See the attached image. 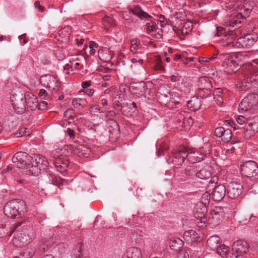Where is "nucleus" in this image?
Wrapping results in <instances>:
<instances>
[{"instance_id": "obj_1", "label": "nucleus", "mask_w": 258, "mask_h": 258, "mask_svg": "<svg viewBox=\"0 0 258 258\" xmlns=\"http://www.w3.org/2000/svg\"><path fill=\"white\" fill-rule=\"evenodd\" d=\"M14 165L23 169V172L28 175L37 176L40 170L48 166V162L45 157L39 155L29 156L26 153L19 152L12 158Z\"/></svg>"}, {"instance_id": "obj_2", "label": "nucleus", "mask_w": 258, "mask_h": 258, "mask_svg": "<svg viewBox=\"0 0 258 258\" xmlns=\"http://www.w3.org/2000/svg\"><path fill=\"white\" fill-rule=\"evenodd\" d=\"M240 172L242 175L247 178V188H252L258 180V166L256 162L248 161L243 163L240 166Z\"/></svg>"}, {"instance_id": "obj_3", "label": "nucleus", "mask_w": 258, "mask_h": 258, "mask_svg": "<svg viewBox=\"0 0 258 258\" xmlns=\"http://www.w3.org/2000/svg\"><path fill=\"white\" fill-rule=\"evenodd\" d=\"M25 203L23 200H14L8 202L4 208V213L8 217L16 218L24 213Z\"/></svg>"}, {"instance_id": "obj_4", "label": "nucleus", "mask_w": 258, "mask_h": 258, "mask_svg": "<svg viewBox=\"0 0 258 258\" xmlns=\"http://www.w3.org/2000/svg\"><path fill=\"white\" fill-rule=\"evenodd\" d=\"M33 236L32 233L28 229L16 231L13 239V243L16 246H23L30 242Z\"/></svg>"}, {"instance_id": "obj_5", "label": "nucleus", "mask_w": 258, "mask_h": 258, "mask_svg": "<svg viewBox=\"0 0 258 258\" xmlns=\"http://www.w3.org/2000/svg\"><path fill=\"white\" fill-rule=\"evenodd\" d=\"M11 100L14 109L17 113L22 114L25 112L26 109L25 95L21 91L18 90L15 92L11 97Z\"/></svg>"}, {"instance_id": "obj_6", "label": "nucleus", "mask_w": 258, "mask_h": 258, "mask_svg": "<svg viewBox=\"0 0 258 258\" xmlns=\"http://www.w3.org/2000/svg\"><path fill=\"white\" fill-rule=\"evenodd\" d=\"M247 57V55L245 53H238L234 55H228L225 59L224 63L229 68L227 71L229 73L231 72H235L237 67L239 65L241 66L240 61L242 60H245Z\"/></svg>"}, {"instance_id": "obj_7", "label": "nucleus", "mask_w": 258, "mask_h": 258, "mask_svg": "<svg viewBox=\"0 0 258 258\" xmlns=\"http://www.w3.org/2000/svg\"><path fill=\"white\" fill-rule=\"evenodd\" d=\"M186 147H182L178 150L172 151L167 160L168 162L177 166L181 165L186 158Z\"/></svg>"}, {"instance_id": "obj_8", "label": "nucleus", "mask_w": 258, "mask_h": 258, "mask_svg": "<svg viewBox=\"0 0 258 258\" xmlns=\"http://www.w3.org/2000/svg\"><path fill=\"white\" fill-rule=\"evenodd\" d=\"M226 188L224 185L220 184L216 186L210 192V190L204 194L203 196V198H205L208 202L209 199L212 197L216 201H221L225 197Z\"/></svg>"}, {"instance_id": "obj_9", "label": "nucleus", "mask_w": 258, "mask_h": 258, "mask_svg": "<svg viewBox=\"0 0 258 258\" xmlns=\"http://www.w3.org/2000/svg\"><path fill=\"white\" fill-rule=\"evenodd\" d=\"M237 39L239 38H237L236 32L231 31L224 34L223 37L219 40V43L224 47H237L238 43L236 41Z\"/></svg>"}, {"instance_id": "obj_10", "label": "nucleus", "mask_w": 258, "mask_h": 258, "mask_svg": "<svg viewBox=\"0 0 258 258\" xmlns=\"http://www.w3.org/2000/svg\"><path fill=\"white\" fill-rule=\"evenodd\" d=\"M258 96L255 94H250L244 97L239 105V110L246 111L257 103Z\"/></svg>"}, {"instance_id": "obj_11", "label": "nucleus", "mask_w": 258, "mask_h": 258, "mask_svg": "<svg viewBox=\"0 0 258 258\" xmlns=\"http://www.w3.org/2000/svg\"><path fill=\"white\" fill-rule=\"evenodd\" d=\"M212 169L211 167L207 166L203 167L199 171H197L196 173V176L201 179L206 180L212 177L210 180V184H212L211 186H213V184L217 183L218 180L217 176L213 175L212 176Z\"/></svg>"}, {"instance_id": "obj_12", "label": "nucleus", "mask_w": 258, "mask_h": 258, "mask_svg": "<svg viewBox=\"0 0 258 258\" xmlns=\"http://www.w3.org/2000/svg\"><path fill=\"white\" fill-rule=\"evenodd\" d=\"M225 213L223 208L215 207L212 210L209 217V222L213 225H219L224 219Z\"/></svg>"}, {"instance_id": "obj_13", "label": "nucleus", "mask_w": 258, "mask_h": 258, "mask_svg": "<svg viewBox=\"0 0 258 258\" xmlns=\"http://www.w3.org/2000/svg\"><path fill=\"white\" fill-rule=\"evenodd\" d=\"M244 131L245 136L250 137L258 132V116L249 117L246 120V125Z\"/></svg>"}, {"instance_id": "obj_14", "label": "nucleus", "mask_w": 258, "mask_h": 258, "mask_svg": "<svg viewBox=\"0 0 258 258\" xmlns=\"http://www.w3.org/2000/svg\"><path fill=\"white\" fill-rule=\"evenodd\" d=\"M192 26L190 22H181L178 26H173V30L180 39H183L184 35L191 32Z\"/></svg>"}, {"instance_id": "obj_15", "label": "nucleus", "mask_w": 258, "mask_h": 258, "mask_svg": "<svg viewBox=\"0 0 258 258\" xmlns=\"http://www.w3.org/2000/svg\"><path fill=\"white\" fill-rule=\"evenodd\" d=\"M258 81V74L250 75H245L243 79L241 80L239 84V89L240 91L249 89L256 82Z\"/></svg>"}, {"instance_id": "obj_16", "label": "nucleus", "mask_w": 258, "mask_h": 258, "mask_svg": "<svg viewBox=\"0 0 258 258\" xmlns=\"http://www.w3.org/2000/svg\"><path fill=\"white\" fill-rule=\"evenodd\" d=\"M242 185L237 181L230 182L227 185V194L231 199L236 198L241 194Z\"/></svg>"}, {"instance_id": "obj_17", "label": "nucleus", "mask_w": 258, "mask_h": 258, "mask_svg": "<svg viewBox=\"0 0 258 258\" xmlns=\"http://www.w3.org/2000/svg\"><path fill=\"white\" fill-rule=\"evenodd\" d=\"M248 250V245L247 242L242 240H238L234 243L232 251L236 253V255L243 258V255Z\"/></svg>"}, {"instance_id": "obj_18", "label": "nucleus", "mask_w": 258, "mask_h": 258, "mask_svg": "<svg viewBox=\"0 0 258 258\" xmlns=\"http://www.w3.org/2000/svg\"><path fill=\"white\" fill-rule=\"evenodd\" d=\"M54 164L57 170L60 172L66 171L70 163L68 157L61 155L54 157Z\"/></svg>"}, {"instance_id": "obj_19", "label": "nucleus", "mask_w": 258, "mask_h": 258, "mask_svg": "<svg viewBox=\"0 0 258 258\" xmlns=\"http://www.w3.org/2000/svg\"><path fill=\"white\" fill-rule=\"evenodd\" d=\"M186 158L187 160L192 163L200 162L204 158V154L201 151H198L195 149L186 147Z\"/></svg>"}, {"instance_id": "obj_20", "label": "nucleus", "mask_w": 258, "mask_h": 258, "mask_svg": "<svg viewBox=\"0 0 258 258\" xmlns=\"http://www.w3.org/2000/svg\"><path fill=\"white\" fill-rule=\"evenodd\" d=\"M41 83L46 87L56 90L58 87V83L56 79L51 75H46L40 79Z\"/></svg>"}, {"instance_id": "obj_21", "label": "nucleus", "mask_w": 258, "mask_h": 258, "mask_svg": "<svg viewBox=\"0 0 258 258\" xmlns=\"http://www.w3.org/2000/svg\"><path fill=\"white\" fill-rule=\"evenodd\" d=\"M245 16L242 14L241 12L234 11L232 12L231 16L228 20V24L229 26L231 27H234L235 26L238 27V25L241 23V21L243 20V17Z\"/></svg>"}, {"instance_id": "obj_22", "label": "nucleus", "mask_w": 258, "mask_h": 258, "mask_svg": "<svg viewBox=\"0 0 258 258\" xmlns=\"http://www.w3.org/2000/svg\"><path fill=\"white\" fill-rule=\"evenodd\" d=\"M25 95V104L30 110L36 109L37 106V98L31 93L27 92Z\"/></svg>"}, {"instance_id": "obj_23", "label": "nucleus", "mask_w": 258, "mask_h": 258, "mask_svg": "<svg viewBox=\"0 0 258 258\" xmlns=\"http://www.w3.org/2000/svg\"><path fill=\"white\" fill-rule=\"evenodd\" d=\"M206 204V202L204 205L203 203H201L194 212L195 218L200 219L201 223H205L206 221L205 215L207 212Z\"/></svg>"}, {"instance_id": "obj_24", "label": "nucleus", "mask_w": 258, "mask_h": 258, "mask_svg": "<svg viewBox=\"0 0 258 258\" xmlns=\"http://www.w3.org/2000/svg\"><path fill=\"white\" fill-rule=\"evenodd\" d=\"M132 91L134 94H138L139 96H143L146 97L148 88L146 84L142 82L139 83H136L135 86L133 87Z\"/></svg>"}, {"instance_id": "obj_25", "label": "nucleus", "mask_w": 258, "mask_h": 258, "mask_svg": "<svg viewBox=\"0 0 258 258\" xmlns=\"http://www.w3.org/2000/svg\"><path fill=\"white\" fill-rule=\"evenodd\" d=\"M99 58L103 61L109 62L114 55L113 51L111 49L104 47L98 51Z\"/></svg>"}, {"instance_id": "obj_26", "label": "nucleus", "mask_w": 258, "mask_h": 258, "mask_svg": "<svg viewBox=\"0 0 258 258\" xmlns=\"http://www.w3.org/2000/svg\"><path fill=\"white\" fill-rule=\"evenodd\" d=\"M73 151L74 154L79 157H87L89 154L90 150L84 145H77L73 146Z\"/></svg>"}, {"instance_id": "obj_27", "label": "nucleus", "mask_w": 258, "mask_h": 258, "mask_svg": "<svg viewBox=\"0 0 258 258\" xmlns=\"http://www.w3.org/2000/svg\"><path fill=\"white\" fill-rule=\"evenodd\" d=\"M257 38L256 34H248L239 39L241 40L240 42L242 43L243 45L249 46L253 45L257 41Z\"/></svg>"}, {"instance_id": "obj_28", "label": "nucleus", "mask_w": 258, "mask_h": 258, "mask_svg": "<svg viewBox=\"0 0 258 258\" xmlns=\"http://www.w3.org/2000/svg\"><path fill=\"white\" fill-rule=\"evenodd\" d=\"M123 258H142L141 250L136 247L129 248Z\"/></svg>"}, {"instance_id": "obj_29", "label": "nucleus", "mask_w": 258, "mask_h": 258, "mask_svg": "<svg viewBox=\"0 0 258 258\" xmlns=\"http://www.w3.org/2000/svg\"><path fill=\"white\" fill-rule=\"evenodd\" d=\"M220 243V238L217 235L210 236L207 240V245L213 250L216 249Z\"/></svg>"}, {"instance_id": "obj_30", "label": "nucleus", "mask_w": 258, "mask_h": 258, "mask_svg": "<svg viewBox=\"0 0 258 258\" xmlns=\"http://www.w3.org/2000/svg\"><path fill=\"white\" fill-rule=\"evenodd\" d=\"M199 237V234L193 230L186 231L183 234V238L187 241H195Z\"/></svg>"}, {"instance_id": "obj_31", "label": "nucleus", "mask_w": 258, "mask_h": 258, "mask_svg": "<svg viewBox=\"0 0 258 258\" xmlns=\"http://www.w3.org/2000/svg\"><path fill=\"white\" fill-rule=\"evenodd\" d=\"M130 50L133 53L141 52V46L138 39H134L131 40Z\"/></svg>"}, {"instance_id": "obj_32", "label": "nucleus", "mask_w": 258, "mask_h": 258, "mask_svg": "<svg viewBox=\"0 0 258 258\" xmlns=\"http://www.w3.org/2000/svg\"><path fill=\"white\" fill-rule=\"evenodd\" d=\"M130 13L134 14L135 15L137 16L141 19L150 18V16H149L146 13L143 11L141 8L138 6L135 7L133 9H131L130 10Z\"/></svg>"}, {"instance_id": "obj_33", "label": "nucleus", "mask_w": 258, "mask_h": 258, "mask_svg": "<svg viewBox=\"0 0 258 258\" xmlns=\"http://www.w3.org/2000/svg\"><path fill=\"white\" fill-rule=\"evenodd\" d=\"M183 245V241L180 238H176L171 240L170 246L176 251L179 250Z\"/></svg>"}, {"instance_id": "obj_34", "label": "nucleus", "mask_w": 258, "mask_h": 258, "mask_svg": "<svg viewBox=\"0 0 258 258\" xmlns=\"http://www.w3.org/2000/svg\"><path fill=\"white\" fill-rule=\"evenodd\" d=\"M253 8V3L250 2L245 1L243 6L240 8V12L243 13V15L246 16H247L251 11Z\"/></svg>"}, {"instance_id": "obj_35", "label": "nucleus", "mask_w": 258, "mask_h": 258, "mask_svg": "<svg viewBox=\"0 0 258 258\" xmlns=\"http://www.w3.org/2000/svg\"><path fill=\"white\" fill-rule=\"evenodd\" d=\"M51 181L53 184L57 186L59 188H61V186L68 184L67 180L54 175L52 176Z\"/></svg>"}, {"instance_id": "obj_36", "label": "nucleus", "mask_w": 258, "mask_h": 258, "mask_svg": "<svg viewBox=\"0 0 258 258\" xmlns=\"http://www.w3.org/2000/svg\"><path fill=\"white\" fill-rule=\"evenodd\" d=\"M199 100L197 98H194L193 99L188 101L187 102V106L191 110H196L200 108Z\"/></svg>"}, {"instance_id": "obj_37", "label": "nucleus", "mask_w": 258, "mask_h": 258, "mask_svg": "<svg viewBox=\"0 0 258 258\" xmlns=\"http://www.w3.org/2000/svg\"><path fill=\"white\" fill-rule=\"evenodd\" d=\"M146 31L148 33L155 32L157 30V25L155 21H151L146 25Z\"/></svg>"}, {"instance_id": "obj_38", "label": "nucleus", "mask_w": 258, "mask_h": 258, "mask_svg": "<svg viewBox=\"0 0 258 258\" xmlns=\"http://www.w3.org/2000/svg\"><path fill=\"white\" fill-rule=\"evenodd\" d=\"M217 253L221 255L223 257H225L227 254L228 251V247L224 244L220 245L217 249Z\"/></svg>"}, {"instance_id": "obj_39", "label": "nucleus", "mask_w": 258, "mask_h": 258, "mask_svg": "<svg viewBox=\"0 0 258 258\" xmlns=\"http://www.w3.org/2000/svg\"><path fill=\"white\" fill-rule=\"evenodd\" d=\"M161 60L159 56H156L155 58V66L154 69L156 71H159L161 72L164 71V68L161 64Z\"/></svg>"}, {"instance_id": "obj_40", "label": "nucleus", "mask_w": 258, "mask_h": 258, "mask_svg": "<svg viewBox=\"0 0 258 258\" xmlns=\"http://www.w3.org/2000/svg\"><path fill=\"white\" fill-rule=\"evenodd\" d=\"M103 23L105 29L106 30L108 29L109 27H111L114 25V19L109 17H106L103 19Z\"/></svg>"}, {"instance_id": "obj_41", "label": "nucleus", "mask_w": 258, "mask_h": 258, "mask_svg": "<svg viewBox=\"0 0 258 258\" xmlns=\"http://www.w3.org/2000/svg\"><path fill=\"white\" fill-rule=\"evenodd\" d=\"M70 30V28L69 26L66 27L64 28L59 30L58 34L62 38H64L65 39H67L70 34L69 32Z\"/></svg>"}, {"instance_id": "obj_42", "label": "nucleus", "mask_w": 258, "mask_h": 258, "mask_svg": "<svg viewBox=\"0 0 258 258\" xmlns=\"http://www.w3.org/2000/svg\"><path fill=\"white\" fill-rule=\"evenodd\" d=\"M35 253V250L33 248L31 247H27L22 252L23 256L26 258L31 257Z\"/></svg>"}, {"instance_id": "obj_43", "label": "nucleus", "mask_w": 258, "mask_h": 258, "mask_svg": "<svg viewBox=\"0 0 258 258\" xmlns=\"http://www.w3.org/2000/svg\"><path fill=\"white\" fill-rule=\"evenodd\" d=\"M31 131L26 128H21L18 133L16 134V137L19 138L22 136H28L30 135Z\"/></svg>"}, {"instance_id": "obj_44", "label": "nucleus", "mask_w": 258, "mask_h": 258, "mask_svg": "<svg viewBox=\"0 0 258 258\" xmlns=\"http://www.w3.org/2000/svg\"><path fill=\"white\" fill-rule=\"evenodd\" d=\"M232 137V133L230 130L227 128L225 129L223 136L222 138V140L225 142H228L230 140Z\"/></svg>"}, {"instance_id": "obj_45", "label": "nucleus", "mask_w": 258, "mask_h": 258, "mask_svg": "<svg viewBox=\"0 0 258 258\" xmlns=\"http://www.w3.org/2000/svg\"><path fill=\"white\" fill-rule=\"evenodd\" d=\"M214 96H222L227 97V91L226 89L223 90L220 88H216L213 92Z\"/></svg>"}, {"instance_id": "obj_46", "label": "nucleus", "mask_w": 258, "mask_h": 258, "mask_svg": "<svg viewBox=\"0 0 258 258\" xmlns=\"http://www.w3.org/2000/svg\"><path fill=\"white\" fill-rule=\"evenodd\" d=\"M181 119H182V122H181L182 124L181 126L184 127H186L187 126H189L190 124L192 123V120L191 118L189 117L187 118H185L184 115H180Z\"/></svg>"}, {"instance_id": "obj_47", "label": "nucleus", "mask_w": 258, "mask_h": 258, "mask_svg": "<svg viewBox=\"0 0 258 258\" xmlns=\"http://www.w3.org/2000/svg\"><path fill=\"white\" fill-rule=\"evenodd\" d=\"M73 254L75 258H81V245L79 243L76 248L73 251Z\"/></svg>"}, {"instance_id": "obj_48", "label": "nucleus", "mask_w": 258, "mask_h": 258, "mask_svg": "<svg viewBox=\"0 0 258 258\" xmlns=\"http://www.w3.org/2000/svg\"><path fill=\"white\" fill-rule=\"evenodd\" d=\"M216 35L218 37H223L224 34H226L228 32H226L225 29L221 27H217L216 28Z\"/></svg>"}, {"instance_id": "obj_49", "label": "nucleus", "mask_w": 258, "mask_h": 258, "mask_svg": "<svg viewBox=\"0 0 258 258\" xmlns=\"http://www.w3.org/2000/svg\"><path fill=\"white\" fill-rule=\"evenodd\" d=\"M225 131V128L223 127H219L215 129V135L219 138H221L222 139L224 133Z\"/></svg>"}, {"instance_id": "obj_50", "label": "nucleus", "mask_w": 258, "mask_h": 258, "mask_svg": "<svg viewBox=\"0 0 258 258\" xmlns=\"http://www.w3.org/2000/svg\"><path fill=\"white\" fill-rule=\"evenodd\" d=\"M159 22L160 23V26L161 27H163L165 26L166 24H172L173 21L170 20H166L164 16H161L160 17V19L159 20Z\"/></svg>"}, {"instance_id": "obj_51", "label": "nucleus", "mask_w": 258, "mask_h": 258, "mask_svg": "<svg viewBox=\"0 0 258 258\" xmlns=\"http://www.w3.org/2000/svg\"><path fill=\"white\" fill-rule=\"evenodd\" d=\"M47 103L46 101H43L40 102L38 104H37L38 109L41 110H44L47 109Z\"/></svg>"}, {"instance_id": "obj_52", "label": "nucleus", "mask_w": 258, "mask_h": 258, "mask_svg": "<svg viewBox=\"0 0 258 258\" xmlns=\"http://www.w3.org/2000/svg\"><path fill=\"white\" fill-rule=\"evenodd\" d=\"M97 46H98V44L97 43H95V42H92V41L90 42V43L89 45V47L90 48V55H94L95 54V50L94 49V47H97Z\"/></svg>"}, {"instance_id": "obj_53", "label": "nucleus", "mask_w": 258, "mask_h": 258, "mask_svg": "<svg viewBox=\"0 0 258 258\" xmlns=\"http://www.w3.org/2000/svg\"><path fill=\"white\" fill-rule=\"evenodd\" d=\"M83 100L81 98L74 99L72 101V105L76 108L79 107L81 104Z\"/></svg>"}, {"instance_id": "obj_54", "label": "nucleus", "mask_w": 258, "mask_h": 258, "mask_svg": "<svg viewBox=\"0 0 258 258\" xmlns=\"http://www.w3.org/2000/svg\"><path fill=\"white\" fill-rule=\"evenodd\" d=\"M247 118H245L242 115H239L236 117V121L237 123L240 125H242L243 123H246V120Z\"/></svg>"}, {"instance_id": "obj_55", "label": "nucleus", "mask_w": 258, "mask_h": 258, "mask_svg": "<svg viewBox=\"0 0 258 258\" xmlns=\"http://www.w3.org/2000/svg\"><path fill=\"white\" fill-rule=\"evenodd\" d=\"M196 172L192 167L187 168L185 170V174L187 176L192 175L194 174H196Z\"/></svg>"}, {"instance_id": "obj_56", "label": "nucleus", "mask_w": 258, "mask_h": 258, "mask_svg": "<svg viewBox=\"0 0 258 258\" xmlns=\"http://www.w3.org/2000/svg\"><path fill=\"white\" fill-rule=\"evenodd\" d=\"M34 6L36 9H38V11L39 12H43L44 11L45 8L43 7L42 6L40 5V3L39 1H36L34 3Z\"/></svg>"}, {"instance_id": "obj_57", "label": "nucleus", "mask_w": 258, "mask_h": 258, "mask_svg": "<svg viewBox=\"0 0 258 258\" xmlns=\"http://www.w3.org/2000/svg\"><path fill=\"white\" fill-rule=\"evenodd\" d=\"M74 112V110L72 109H69L64 112V116L66 117L72 118V114Z\"/></svg>"}, {"instance_id": "obj_58", "label": "nucleus", "mask_w": 258, "mask_h": 258, "mask_svg": "<svg viewBox=\"0 0 258 258\" xmlns=\"http://www.w3.org/2000/svg\"><path fill=\"white\" fill-rule=\"evenodd\" d=\"M126 89H128L127 88H124L123 87H119V90L116 93V95L119 96L118 98L119 99L121 98V93H122L124 92H125V90Z\"/></svg>"}, {"instance_id": "obj_59", "label": "nucleus", "mask_w": 258, "mask_h": 258, "mask_svg": "<svg viewBox=\"0 0 258 258\" xmlns=\"http://www.w3.org/2000/svg\"><path fill=\"white\" fill-rule=\"evenodd\" d=\"M215 99L216 100V101L219 104H222L223 102L224 99H226L227 97H223L222 96H214Z\"/></svg>"}, {"instance_id": "obj_60", "label": "nucleus", "mask_w": 258, "mask_h": 258, "mask_svg": "<svg viewBox=\"0 0 258 258\" xmlns=\"http://www.w3.org/2000/svg\"><path fill=\"white\" fill-rule=\"evenodd\" d=\"M177 258H189V255L187 252L181 251L179 253Z\"/></svg>"}, {"instance_id": "obj_61", "label": "nucleus", "mask_w": 258, "mask_h": 258, "mask_svg": "<svg viewBox=\"0 0 258 258\" xmlns=\"http://www.w3.org/2000/svg\"><path fill=\"white\" fill-rule=\"evenodd\" d=\"M180 79V76L178 75H172L171 76V81L173 82L179 81Z\"/></svg>"}, {"instance_id": "obj_62", "label": "nucleus", "mask_w": 258, "mask_h": 258, "mask_svg": "<svg viewBox=\"0 0 258 258\" xmlns=\"http://www.w3.org/2000/svg\"><path fill=\"white\" fill-rule=\"evenodd\" d=\"M225 258H242L239 257L238 256L236 255V253L232 251L231 253H228L226 255Z\"/></svg>"}, {"instance_id": "obj_63", "label": "nucleus", "mask_w": 258, "mask_h": 258, "mask_svg": "<svg viewBox=\"0 0 258 258\" xmlns=\"http://www.w3.org/2000/svg\"><path fill=\"white\" fill-rule=\"evenodd\" d=\"M84 92L88 96H92L94 93V90L91 89H84Z\"/></svg>"}, {"instance_id": "obj_64", "label": "nucleus", "mask_w": 258, "mask_h": 258, "mask_svg": "<svg viewBox=\"0 0 258 258\" xmlns=\"http://www.w3.org/2000/svg\"><path fill=\"white\" fill-rule=\"evenodd\" d=\"M108 124H111V125L114 127L115 129H117L118 128V125H117V122L113 120H110L108 122Z\"/></svg>"}]
</instances>
